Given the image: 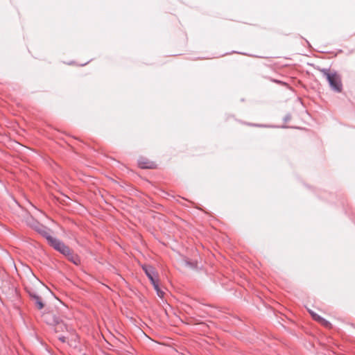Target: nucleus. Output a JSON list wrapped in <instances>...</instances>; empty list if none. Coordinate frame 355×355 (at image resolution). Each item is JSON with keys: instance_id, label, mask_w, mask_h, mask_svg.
I'll list each match as a JSON object with an SVG mask.
<instances>
[{"instance_id": "11", "label": "nucleus", "mask_w": 355, "mask_h": 355, "mask_svg": "<svg viewBox=\"0 0 355 355\" xmlns=\"http://www.w3.org/2000/svg\"><path fill=\"white\" fill-rule=\"evenodd\" d=\"M153 287H154L155 290V291H156V292H157V295H158L159 297L162 298V297H164V291H162L159 288V284H158V281H157V282H155L154 284H153Z\"/></svg>"}, {"instance_id": "3", "label": "nucleus", "mask_w": 355, "mask_h": 355, "mask_svg": "<svg viewBox=\"0 0 355 355\" xmlns=\"http://www.w3.org/2000/svg\"><path fill=\"white\" fill-rule=\"evenodd\" d=\"M55 326V333L58 334V338L62 343H64L69 339V335L68 327L66 324L62 321H58Z\"/></svg>"}, {"instance_id": "8", "label": "nucleus", "mask_w": 355, "mask_h": 355, "mask_svg": "<svg viewBox=\"0 0 355 355\" xmlns=\"http://www.w3.org/2000/svg\"><path fill=\"white\" fill-rule=\"evenodd\" d=\"M310 313L315 320H316L317 322H318L319 323H320L322 325H323L325 327L331 328V324L329 322H328L327 320H326L325 319L320 317L319 315H318L317 313H315L313 311H310Z\"/></svg>"}, {"instance_id": "1", "label": "nucleus", "mask_w": 355, "mask_h": 355, "mask_svg": "<svg viewBox=\"0 0 355 355\" xmlns=\"http://www.w3.org/2000/svg\"><path fill=\"white\" fill-rule=\"evenodd\" d=\"M35 287L34 289L31 286H26L27 291L29 293V295L34 303L35 307L42 310L44 307V302L43 296L45 293H49L48 288L46 287L38 279H35Z\"/></svg>"}, {"instance_id": "4", "label": "nucleus", "mask_w": 355, "mask_h": 355, "mask_svg": "<svg viewBox=\"0 0 355 355\" xmlns=\"http://www.w3.org/2000/svg\"><path fill=\"white\" fill-rule=\"evenodd\" d=\"M46 239L50 245L55 250L60 252L64 255L69 254V248L65 245L63 243L49 235L46 236Z\"/></svg>"}, {"instance_id": "7", "label": "nucleus", "mask_w": 355, "mask_h": 355, "mask_svg": "<svg viewBox=\"0 0 355 355\" xmlns=\"http://www.w3.org/2000/svg\"><path fill=\"white\" fill-rule=\"evenodd\" d=\"M310 313L315 320H316L317 322H318L319 323H320L322 325H323L325 327L331 328V324L329 322H328L327 320H326L325 319L320 317L319 315H318L317 313H315L313 311H310Z\"/></svg>"}, {"instance_id": "6", "label": "nucleus", "mask_w": 355, "mask_h": 355, "mask_svg": "<svg viewBox=\"0 0 355 355\" xmlns=\"http://www.w3.org/2000/svg\"><path fill=\"white\" fill-rule=\"evenodd\" d=\"M43 320L50 325H55L58 321V318L51 312H46L42 314Z\"/></svg>"}, {"instance_id": "2", "label": "nucleus", "mask_w": 355, "mask_h": 355, "mask_svg": "<svg viewBox=\"0 0 355 355\" xmlns=\"http://www.w3.org/2000/svg\"><path fill=\"white\" fill-rule=\"evenodd\" d=\"M322 71L329 82L331 87L337 92H341L343 85L340 76L336 72H330L327 70H322Z\"/></svg>"}, {"instance_id": "5", "label": "nucleus", "mask_w": 355, "mask_h": 355, "mask_svg": "<svg viewBox=\"0 0 355 355\" xmlns=\"http://www.w3.org/2000/svg\"><path fill=\"white\" fill-rule=\"evenodd\" d=\"M143 270L150 280L152 284L158 281V275L155 268L150 266H143Z\"/></svg>"}, {"instance_id": "9", "label": "nucleus", "mask_w": 355, "mask_h": 355, "mask_svg": "<svg viewBox=\"0 0 355 355\" xmlns=\"http://www.w3.org/2000/svg\"><path fill=\"white\" fill-rule=\"evenodd\" d=\"M64 255L68 257L69 260H70L71 261L74 263L76 265H78L80 263V260L79 257L77 255L73 254L71 252L70 249H69V254H64Z\"/></svg>"}, {"instance_id": "10", "label": "nucleus", "mask_w": 355, "mask_h": 355, "mask_svg": "<svg viewBox=\"0 0 355 355\" xmlns=\"http://www.w3.org/2000/svg\"><path fill=\"white\" fill-rule=\"evenodd\" d=\"M139 166L142 168H155L156 165L153 162H139Z\"/></svg>"}]
</instances>
